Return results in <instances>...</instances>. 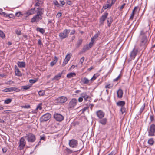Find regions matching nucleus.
Returning a JSON list of instances; mask_svg holds the SVG:
<instances>
[{
    "mask_svg": "<svg viewBox=\"0 0 155 155\" xmlns=\"http://www.w3.org/2000/svg\"><path fill=\"white\" fill-rule=\"evenodd\" d=\"M140 37V46L145 48L148 44L149 41L146 35H143Z\"/></svg>",
    "mask_w": 155,
    "mask_h": 155,
    "instance_id": "f257e3e1",
    "label": "nucleus"
},
{
    "mask_svg": "<svg viewBox=\"0 0 155 155\" xmlns=\"http://www.w3.org/2000/svg\"><path fill=\"white\" fill-rule=\"evenodd\" d=\"M148 136L153 137L155 136V124H152L148 127L147 129Z\"/></svg>",
    "mask_w": 155,
    "mask_h": 155,
    "instance_id": "f03ea898",
    "label": "nucleus"
},
{
    "mask_svg": "<svg viewBox=\"0 0 155 155\" xmlns=\"http://www.w3.org/2000/svg\"><path fill=\"white\" fill-rule=\"evenodd\" d=\"M24 137L29 142L33 143L36 140L35 136L31 133H28L26 134L25 136H24Z\"/></svg>",
    "mask_w": 155,
    "mask_h": 155,
    "instance_id": "7ed1b4c3",
    "label": "nucleus"
},
{
    "mask_svg": "<svg viewBox=\"0 0 155 155\" xmlns=\"http://www.w3.org/2000/svg\"><path fill=\"white\" fill-rule=\"evenodd\" d=\"M70 31V29H65L64 30L63 32H61L59 34L60 39L61 40H62L68 38Z\"/></svg>",
    "mask_w": 155,
    "mask_h": 155,
    "instance_id": "20e7f679",
    "label": "nucleus"
},
{
    "mask_svg": "<svg viewBox=\"0 0 155 155\" xmlns=\"http://www.w3.org/2000/svg\"><path fill=\"white\" fill-rule=\"evenodd\" d=\"M51 115L49 113H46L42 115L40 118L41 122H43L48 120L51 117Z\"/></svg>",
    "mask_w": 155,
    "mask_h": 155,
    "instance_id": "39448f33",
    "label": "nucleus"
},
{
    "mask_svg": "<svg viewBox=\"0 0 155 155\" xmlns=\"http://www.w3.org/2000/svg\"><path fill=\"white\" fill-rule=\"evenodd\" d=\"M108 14L107 12H105L100 17L99 19V26H102L104 25V22L107 18Z\"/></svg>",
    "mask_w": 155,
    "mask_h": 155,
    "instance_id": "423d86ee",
    "label": "nucleus"
},
{
    "mask_svg": "<svg viewBox=\"0 0 155 155\" xmlns=\"http://www.w3.org/2000/svg\"><path fill=\"white\" fill-rule=\"evenodd\" d=\"M77 103V100L76 98L71 99L69 103V108L72 109H74Z\"/></svg>",
    "mask_w": 155,
    "mask_h": 155,
    "instance_id": "0eeeda50",
    "label": "nucleus"
},
{
    "mask_svg": "<svg viewBox=\"0 0 155 155\" xmlns=\"http://www.w3.org/2000/svg\"><path fill=\"white\" fill-rule=\"evenodd\" d=\"M20 90L17 88L15 87H11L5 88L2 90L4 92H12L14 91L16 92H19Z\"/></svg>",
    "mask_w": 155,
    "mask_h": 155,
    "instance_id": "6e6552de",
    "label": "nucleus"
},
{
    "mask_svg": "<svg viewBox=\"0 0 155 155\" xmlns=\"http://www.w3.org/2000/svg\"><path fill=\"white\" fill-rule=\"evenodd\" d=\"M42 18V16H41L36 14L31 19V23L37 22L41 20Z\"/></svg>",
    "mask_w": 155,
    "mask_h": 155,
    "instance_id": "1a4fd4ad",
    "label": "nucleus"
},
{
    "mask_svg": "<svg viewBox=\"0 0 155 155\" xmlns=\"http://www.w3.org/2000/svg\"><path fill=\"white\" fill-rule=\"evenodd\" d=\"M19 143V145L18 147V148L20 150L23 149L26 144V142L25 141L24 137H21Z\"/></svg>",
    "mask_w": 155,
    "mask_h": 155,
    "instance_id": "9d476101",
    "label": "nucleus"
},
{
    "mask_svg": "<svg viewBox=\"0 0 155 155\" xmlns=\"http://www.w3.org/2000/svg\"><path fill=\"white\" fill-rule=\"evenodd\" d=\"M138 51V49L134 47L131 52L130 54V57L131 59H134L135 58V56L137 53Z\"/></svg>",
    "mask_w": 155,
    "mask_h": 155,
    "instance_id": "9b49d317",
    "label": "nucleus"
},
{
    "mask_svg": "<svg viewBox=\"0 0 155 155\" xmlns=\"http://www.w3.org/2000/svg\"><path fill=\"white\" fill-rule=\"evenodd\" d=\"M54 117L58 121H61L64 119V117L62 115L58 113H55L54 115Z\"/></svg>",
    "mask_w": 155,
    "mask_h": 155,
    "instance_id": "f8f14e48",
    "label": "nucleus"
},
{
    "mask_svg": "<svg viewBox=\"0 0 155 155\" xmlns=\"http://www.w3.org/2000/svg\"><path fill=\"white\" fill-rule=\"evenodd\" d=\"M69 144L71 147L76 148L78 146V142L75 140L72 139L69 141Z\"/></svg>",
    "mask_w": 155,
    "mask_h": 155,
    "instance_id": "ddd939ff",
    "label": "nucleus"
},
{
    "mask_svg": "<svg viewBox=\"0 0 155 155\" xmlns=\"http://www.w3.org/2000/svg\"><path fill=\"white\" fill-rule=\"evenodd\" d=\"M67 100V98L66 97L63 96L59 97L57 99L58 102L61 104L65 103Z\"/></svg>",
    "mask_w": 155,
    "mask_h": 155,
    "instance_id": "4468645a",
    "label": "nucleus"
},
{
    "mask_svg": "<svg viewBox=\"0 0 155 155\" xmlns=\"http://www.w3.org/2000/svg\"><path fill=\"white\" fill-rule=\"evenodd\" d=\"M81 96L84 98V101H89L91 98L89 96L87 95L86 92H84L81 93Z\"/></svg>",
    "mask_w": 155,
    "mask_h": 155,
    "instance_id": "2eb2a0df",
    "label": "nucleus"
},
{
    "mask_svg": "<svg viewBox=\"0 0 155 155\" xmlns=\"http://www.w3.org/2000/svg\"><path fill=\"white\" fill-rule=\"evenodd\" d=\"M93 44L90 42L88 44H87L84 45L83 49V51L85 52L86 51L88 50L91 48L93 46Z\"/></svg>",
    "mask_w": 155,
    "mask_h": 155,
    "instance_id": "dca6fc26",
    "label": "nucleus"
},
{
    "mask_svg": "<svg viewBox=\"0 0 155 155\" xmlns=\"http://www.w3.org/2000/svg\"><path fill=\"white\" fill-rule=\"evenodd\" d=\"M97 117L100 119L103 118L105 115V113L101 110H98L96 112Z\"/></svg>",
    "mask_w": 155,
    "mask_h": 155,
    "instance_id": "f3484780",
    "label": "nucleus"
},
{
    "mask_svg": "<svg viewBox=\"0 0 155 155\" xmlns=\"http://www.w3.org/2000/svg\"><path fill=\"white\" fill-rule=\"evenodd\" d=\"M37 9V10L36 11L37 14H38L39 15L42 16V15L43 14L44 12V9L41 7H38L36 8Z\"/></svg>",
    "mask_w": 155,
    "mask_h": 155,
    "instance_id": "a211bd4d",
    "label": "nucleus"
},
{
    "mask_svg": "<svg viewBox=\"0 0 155 155\" xmlns=\"http://www.w3.org/2000/svg\"><path fill=\"white\" fill-rule=\"evenodd\" d=\"M89 80L87 78L84 77L82 78L80 81V83L81 84H87L89 83Z\"/></svg>",
    "mask_w": 155,
    "mask_h": 155,
    "instance_id": "6ab92c4d",
    "label": "nucleus"
},
{
    "mask_svg": "<svg viewBox=\"0 0 155 155\" xmlns=\"http://www.w3.org/2000/svg\"><path fill=\"white\" fill-rule=\"evenodd\" d=\"M99 122L103 125H105L107 122V119L105 118H102L99 120Z\"/></svg>",
    "mask_w": 155,
    "mask_h": 155,
    "instance_id": "aec40b11",
    "label": "nucleus"
},
{
    "mask_svg": "<svg viewBox=\"0 0 155 155\" xmlns=\"http://www.w3.org/2000/svg\"><path fill=\"white\" fill-rule=\"evenodd\" d=\"M68 55L69 54H68L67 55L65 59L64 60L62 64V66H64L70 60V57Z\"/></svg>",
    "mask_w": 155,
    "mask_h": 155,
    "instance_id": "412c9836",
    "label": "nucleus"
},
{
    "mask_svg": "<svg viewBox=\"0 0 155 155\" xmlns=\"http://www.w3.org/2000/svg\"><path fill=\"white\" fill-rule=\"evenodd\" d=\"M15 75L19 77L21 76H22V74L19 69L17 68V66L16 65L15 66Z\"/></svg>",
    "mask_w": 155,
    "mask_h": 155,
    "instance_id": "4be33fe9",
    "label": "nucleus"
},
{
    "mask_svg": "<svg viewBox=\"0 0 155 155\" xmlns=\"http://www.w3.org/2000/svg\"><path fill=\"white\" fill-rule=\"evenodd\" d=\"M36 8H31V9L28 10L26 12L27 15L28 16L32 14H33L35 13V9Z\"/></svg>",
    "mask_w": 155,
    "mask_h": 155,
    "instance_id": "5701e85b",
    "label": "nucleus"
},
{
    "mask_svg": "<svg viewBox=\"0 0 155 155\" xmlns=\"http://www.w3.org/2000/svg\"><path fill=\"white\" fill-rule=\"evenodd\" d=\"M117 96L118 98H121L122 97L123 94V91L122 89H119L117 92Z\"/></svg>",
    "mask_w": 155,
    "mask_h": 155,
    "instance_id": "b1692460",
    "label": "nucleus"
},
{
    "mask_svg": "<svg viewBox=\"0 0 155 155\" xmlns=\"http://www.w3.org/2000/svg\"><path fill=\"white\" fill-rule=\"evenodd\" d=\"M17 64L18 66L20 68H25V67L26 64L25 62L22 61H18Z\"/></svg>",
    "mask_w": 155,
    "mask_h": 155,
    "instance_id": "393cba45",
    "label": "nucleus"
},
{
    "mask_svg": "<svg viewBox=\"0 0 155 155\" xmlns=\"http://www.w3.org/2000/svg\"><path fill=\"white\" fill-rule=\"evenodd\" d=\"M62 74V72L59 73L57 75H55L53 78L52 79V80H59Z\"/></svg>",
    "mask_w": 155,
    "mask_h": 155,
    "instance_id": "a878e982",
    "label": "nucleus"
},
{
    "mask_svg": "<svg viewBox=\"0 0 155 155\" xmlns=\"http://www.w3.org/2000/svg\"><path fill=\"white\" fill-rule=\"evenodd\" d=\"M149 119L150 123H153L155 122V117L153 114L152 113L149 116Z\"/></svg>",
    "mask_w": 155,
    "mask_h": 155,
    "instance_id": "bb28decb",
    "label": "nucleus"
},
{
    "mask_svg": "<svg viewBox=\"0 0 155 155\" xmlns=\"http://www.w3.org/2000/svg\"><path fill=\"white\" fill-rule=\"evenodd\" d=\"M100 32L98 31L97 33L95 34L94 36L91 38V42L93 44L94 41V39H96L98 38L99 35H100Z\"/></svg>",
    "mask_w": 155,
    "mask_h": 155,
    "instance_id": "cd10ccee",
    "label": "nucleus"
},
{
    "mask_svg": "<svg viewBox=\"0 0 155 155\" xmlns=\"http://www.w3.org/2000/svg\"><path fill=\"white\" fill-rule=\"evenodd\" d=\"M155 141L154 139L153 138H149L147 141V143L150 146H153L154 143Z\"/></svg>",
    "mask_w": 155,
    "mask_h": 155,
    "instance_id": "c85d7f7f",
    "label": "nucleus"
},
{
    "mask_svg": "<svg viewBox=\"0 0 155 155\" xmlns=\"http://www.w3.org/2000/svg\"><path fill=\"white\" fill-rule=\"evenodd\" d=\"M125 104V101H119L116 103L117 106H120L121 107L124 106Z\"/></svg>",
    "mask_w": 155,
    "mask_h": 155,
    "instance_id": "c756f323",
    "label": "nucleus"
},
{
    "mask_svg": "<svg viewBox=\"0 0 155 155\" xmlns=\"http://www.w3.org/2000/svg\"><path fill=\"white\" fill-rule=\"evenodd\" d=\"M113 22L112 18L111 17L110 18H108L107 20V25L108 27H110L111 25V24Z\"/></svg>",
    "mask_w": 155,
    "mask_h": 155,
    "instance_id": "7c9ffc66",
    "label": "nucleus"
},
{
    "mask_svg": "<svg viewBox=\"0 0 155 155\" xmlns=\"http://www.w3.org/2000/svg\"><path fill=\"white\" fill-rule=\"evenodd\" d=\"M112 5L111 4H106L103 6L102 9L103 8L104 10L106 9L107 8L110 9L111 8Z\"/></svg>",
    "mask_w": 155,
    "mask_h": 155,
    "instance_id": "2f4dec72",
    "label": "nucleus"
},
{
    "mask_svg": "<svg viewBox=\"0 0 155 155\" xmlns=\"http://www.w3.org/2000/svg\"><path fill=\"white\" fill-rule=\"evenodd\" d=\"M138 8V6H135L134 7V9L133 10L132 13L131 14V15L130 18V20H132L134 15V12L135 10Z\"/></svg>",
    "mask_w": 155,
    "mask_h": 155,
    "instance_id": "473e14b6",
    "label": "nucleus"
},
{
    "mask_svg": "<svg viewBox=\"0 0 155 155\" xmlns=\"http://www.w3.org/2000/svg\"><path fill=\"white\" fill-rule=\"evenodd\" d=\"M76 75L75 73L74 72H71L69 73H68L67 75V77L68 78H71L74 76H75Z\"/></svg>",
    "mask_w": 155,
    "mask_h": 155,
    "instance_id": "72a5a7b5",
    "label": "nucleus"
},
{
    "mask_svg": "<svg viewBox=\"0 0 155 155\" xmlns=\"http://www.w3.org/2000/svg\"><path fill=\"white\" fill-rule=\"evenodd\" d=\"M83 41V40L81 39H79L78 40L77 43L76 44L75 46L76 48H78L80 45L81 44Z\"/></svg>",
    "mask_w": 155,
    "mask_h": 155,
    "instance_id": "f704fd0d",
    "label": "nucleus"
},
{
    "mask_svg": "<svg viewBox=\"0 0 155 155\" xmlns=\"http://www.w3.org/2000/svg\"><path fill=\"white\" fill-rule=\"evenodd\" d=\"M147 31H145L144 29L141 30L140 33V37L143 35H145L147 33Z\"/></svg>",
    "mask_w": 155,
    "mask_h": 155,
    "instance_id": "c9c22d12",
    "label": "nucleus"
},
{
    "mask_svg": "<svg viewBox=\"0 0 155 155\" xmlns=\"http://www.w3.org/2000/svg\"><path fill=\"white\" fill-rule=\"evenodd\" d=\"M36 30L37 31H39L42 34H44L45 32V30L43 28L38 27L36 28Z\"/></svg>",
    "mask_w": 155,
    "mask_h": 155,
    "instance_id": "e433bc0d",
    "label": "nucleus"
},
{
    "mask_svg": "<svg viewBox=\"0 0 155 155\" xmlns=\"http://www.w3.org/2000/svg\"><path fill=\"white\" fill-rule=\"evenodd\" d=\"M145 103H144L143 104V105H142L140 110V111H139V114H140L142 113L143 112V111L144 110V109H145Z\"/></svg>",
    "mask_w": 155,
    "mask_h": 155,
    "instance_id": "4c0bfd02",
    "label": "nucleus"
},
{
    "mask_svg": "<svg viewBox=\"0 0 155 155\" xmlns=\"http://www.w3.org/2000/svg\"><path fill=\"white\" fill-rule=\"evenodd\" d=\"M89 107V106H88V105H87V106L84 107L81 110L82 113H84L87 110H88Z\"/></svg>",
    "mask_w": 155,
    "mask_h": 155,
    "instance_id": "58836bf2",
    "label": "nucleus"
},
{
    "mask_svg": "<svg viewBox=\"0 0 155 155\" xmlns=\"http://www.w3.org/2000/svg\"><path fill=\"white\" fill-rule=\"evenodd\" d=\"M31 87V85H26V86H21V88L22 89L25 90H27L28 89H29L30 87Z\"/></svg>",
    "mask_w": 155,
    "mask_h": 155,
    "instance_id": "ea45409f",
    "label": "nucleus"
},
{
    "mask_svg": "<svg viewBox=\"0 0 155 155\" xmlns=\"http://www.w3.org/2000/svg\"><path fill=\"white\" fill-rule=\"evenodd\" d=\"M11 99L8 98L6 99L4 101V103L5 104H8L10 103L12 101Z\"/></svg>",
    "mask_w": 155,
    "mask_h": 155,
    "instance_id": "a19ab883",
    "label": "nucleus"
},
{
    "mask_svg": "<svg viewBox=\"0 0 155 155\" xmlns=\"http://www.w3.org/2000/svg\"><path fill=\"white\" fill-rule=\"evenodd\" d=\"M54 4L57 7H59L60 6V5L56 0H54L53 1Z\"/></svg>",
    "mask_w": 155,
    "mask_h": 155,
    "instance_id": "79ce46f5",
    "label": "nucleus"
},
{
    "mask_svg": "<svg viewBox=\"0 0 155 155\" xmlns=\"http://www.w3.org/2000/svg\"><path fill=\"white\" fill-rule=\"evenodd\" d=\"M99 76V74H94L93 77L91 79V80H95Z\"/></svg>",
    "mask_w": 155,
    "mask_h": 155,
    "instance_id": "37998d69",
    "label": "nucleus"
},
{
    "mask_svg": "<svg viewBox=\"0 0 155 155\" xmlns=\"http://www.w3.org/2000/svg\"><path fill=\"white\" fill-rule=\"evenodd\" d=\"M120 111L122 114H123L126 111V109L124 107V106H122L121 107Z\"/></svg>",
    "mask_w": 155,
    "mask_h": 155,
    "instance_id": "c03bdc74",
    "label": "nucleus"
},
{
    "mask_svg": "<svg viewBox=\"0 0 155 155\" xmlns=\"http://www.w3.org/2000/svg\"><path fill=\"white\" fill-rule=\"evenodd\" d=\"M0 37L2 38L3 39L5 38V34L1 30L0 31Z\"/></svg>",
    "mask_w": 155,
    "mask_h": 155,
    "instance_id": "a18cd8bd",
    "label": "nucleus"
},
{
    "mask_svg": "<svg viewBox=\"0 0 155 155\" xmlns=\"http://www.w3.org/2000/svg\"><path fill=\"white\" fill-rule=\"evenodd\" d=\"M113 84H110L106 85L105 88H111L113 87Z\"/></svg>",
    "mask_w": 155,
    "mask_h": 155,
    "instance_id": "49530a36",
    "label": "nucleus"
},
{
    "mask_svg": "<svg viewBox=\"0 0 155 155\" xmlns=\"http://www.w3.org/2000/svg\"><path fill=\"white\" fill-rule=\"evenodd\" d=\"M42 4V2L41 1L37 2L35 5V6H40Z\"/></svg>",
    "mask_w": 155,
    "mask_h": 155,
    "instance_id": "de8ad7c7",
    "label": "nucleus"
},
{
    "mask_svg": "<svg viewBox=\"0 0 155 155\" xmlns=\"http://www.w3.org/2000/svg\"><path fill=\"white\" fill-rule=\"evenodd\" d=\"M38 93L40 96H43L45 94V91L43 90H40L39 91Z\"/></svg>",
    "mask_w": 155,
    "mask_h": 155,
    "instance_id": "09e8293b",
    "label": "nucleus"
},
{
    "mask_svg": "<svg viewBox=\"0 0 155 155\" xmlns=\"http://www.w3.org/2000/svg\"><path fill=\"white\" fill-rule=\"evenodd\" d=\"M41 105H42V104L41 103H40L39 104L37 107V108H36V109H39L40 110H41L42 109V107H41Z\"/></svg>",
    "mask_w": 155,
    "mask_h": 155,
    "instance_id": "8fccbe9b",
    "label": "nucleus"
},
{
    "mask_svg": "<svg viewBox=\"0 0 155 155\" xmlns=\"http://www.w3.org/2000/svg\"><path fill=\"white\" fill-rule=\"evenodd\" d=\"M15 15L16 16L19 17H20L21 15H22L21 12H16L15 13Z\"/></svg>",
    "mask_w": 155,
    "mask_h": 155,
    "instance_id": "3c124183",
    "label": "nucleus"
},
{
    "mask_svg": "<svg viewBox=\"0 0 155 155\" xmlns=\"http://www.w3.org/2000/svg\"><path fill=\"white\" fill-rule=\"evenodd\" d=\"M2 9H0V14H3L4 15V16H7V14L5 13V12H2Z\"/></svg>",
    "mask_w": 155,
    "mask_h": 155,
    "instance_id": "603ef678",
    "label": "nucleus"
},
{
    "mask_svg": "<svg viewBox=\"0 0 155 155\" xmlns=\"http://www.w3.org/2000/svg\"><path fill=\"white\" fill-rule=\"evenodd\" d=\"M37 80L33 79H30L29 80V82L31 84H33Z\"/></svg>",
    "mask_w": 155,
    "mask_h": 155,
    "instance_id": "864d4df0",
    "label": "nucleus"
},
{
    "mask_svg": "<svg viewBox=\"0 0 155 155\" xmlns=\"http://www.w3.org/2000/svg\"><path fill=\"white\" fill-rule=\"evenodd\" d=\"M84 57H82L80 59V62H81V64H82L84 62Z\"/></svg>",
    "mask_w": 155,
    "mask_h": 155,
    "instance_id": "5fc2aeb1",
    "label": "nucleus"
},
{
    "mask_svg": "<svg viewBox=\"0 0 155 155\" xmlns=\"http://www.w3.org/2000/svg\"><path fill=\"white\" fill-rule=\"evenodd\" d=\"M66 150L67 151V152L69 153H71L72 152H73L70 149H69L68 148H66Z\"/></svg>",
    "mask_w": 155,
    "mask_h": 155,
    "instance_id": "6e6d98bb",
    "label": "nucleus"
},
{
    "mask_svg": "<svg viewBox=\"0 0 155 155\" xmlns=\"http://www.w3.org/2000/svg\"><path fill=\"white\" fill-rule=\"evenodd\" d=\"M16 33L17 35H20L21 34V32L20 31L17 30L16 31Z\"/></svg>",
    "mask_w": 155,
    "mask_h": 155,
    "instance_id": "4d7b16f0",
    "label": "nucleus"
},
{
    "mask_svg": "<svg viewBox=\"0 0 155 155\" xmlns=\"http://www.w3.org/2000/svg\"><path fill=\"white\" fill-rule=\"evenodd\" d=\"M120 76H121V75L120 74H119L116 78H115V79L114 80V81H117L118 80V79L120 78Z\"/></svg>",
    "mask_w": 155,
    "mask_h": 155,
    "instance_id": "13d9d810",
    "label": "nucleus"
},
{
    "mask_svg": "<svg viewBox=\"0 0 155 155\" xmlns=\"http://www.w3.org/2000/svg\"><path fill=\"white\" fill-rule=\"evenodd\" d=\"M60 2L61 4V6H63L65 4V2L64 1H60Z\"/></svg>",
    "mask_w": 155,
    "mask_h": 155,
    "instance_id": "bf43d9fd",
    "label": "nucleus"
},
{
    "mask_svg": "<svg viewBox=\"0 0 155 155\" xmlns=\"http://www.w3.org/2000/svg\"><path fill=\"white\" fill-rule=\"evenodd\" d=\"M58 61V58L56 56H55L54 60L53 61L55 64H56Z\"/></svg>",
    "mask_w": 155,
    "mask_h": 155,
    "instance_id": "052dcab7",
    "label": "nucleus"
},
{
    "mask_svg": "<svg viewBox=\"0 0 155 155\" xmlns=\"http://www.w3.org/2000/svg\"><path fill=\"white\" fill-rule=\"evenodd\" d=\"M83 98L81 96V97H80L78 99V101L79 102H81L83 101Z\"/></svg>",
    "mask_w": 155,
    "mask_h": 155,
    "instance_id": "680f3d73",
    "label": "nucleus"
},
{
    "mask_svg": "<svg viewBox=\"0 0 155 155\" xmlns=\"http://www.w3.org/2000/svg\"><path fill=\"white\" fill-rule=\"evenodd\" d=\"M75 30H74V29L72 30L71 31V32L70 33V35H73L75 33Z\"/></svg>",
    "mask_w": 155,
    "mask_h": 155,
    "instance_id": "e2e57ef3",
    "label": "nucleus"
},
{
    "mask_svg": "<svg viewBox=\"0 0 155 155\" xmlns=\"http://www.w3.org/2000/svg\"><path fill=\"white\" fill-rule=\"evenodd\" d=\"M45 136H41L40 137V140H43L45 141Z\"/></svg>",
    "mask_w": 155,
    "mask_h": 155,
    "instance_id": "0e129e2a",
    "label": "nucleus"
},
{
    "mask_svg": "<svg viewBox=\"0 0 155 155\" xmlns=\"http://www.w3.org/2000/svg\"><path fill=\"white\" fill-rule=\"evenodd\" d=\"M2 151L4 153H5L7 151V149L6 147H4V148H2Z\"/></svg>",
    "mask_w": 155,
    "mask_h": 155,
    "instance_id": "69168bd1",
    "label": "nucleus"
},
{
    "mask_svg": "<svg viewBox=\"0 0 155 155\" xmlns=\"http://www.w3.org/2000/svg\"><path fill=\"white\" fill-rule=\"evenodd\" d=\"M24 108H28L30 107V106L29 105H25L22 107Z\"/></svg>",
    "mask_w": 155,
    "mask_h": 155,
    "instance_id": "338daca9",
    "label": "nucleus"
},
{
    "mask_svg": "<svg viewBox=\"0 0 155 155\" xmlns=\"http://www.w3.org/2000/svg\"><path fill=\"white\" fill-rule=\"evenodd\" d=\"M111 0V4L112 5L114 4L115 3L116 1V0Z\"/></svg>",
    "mask_w": 155,
    "mask_h": 155,
    "instance_id": "774afa93",
    "label": "nucleus"
}]
</instances>
